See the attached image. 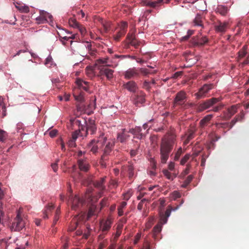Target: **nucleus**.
<instances>
[{"label": "nucleus", "instance_id": "a878e982", "mask_svg": "<svg viewBox=\"0 0 249 249\" xmlns=\"http://www.w3.org/2000/svg\"><path fill=\"white\" fill-rule=\"evenodd\" d=\"M83 137L84 136V134L83 131H80V127L78 130H76L74 132L72 133L71 136V139L76 141L78 136Z\"/></svg>", "mask_w": 249, "mask_h": 249}, {"label": "nucleus", "instance_id": "473e14b6", "mask_svg": "<svg viewBox=\"0 0 249 249\" xmlns=\"http://www.w3.org/2000/svg\"><path fill=\"white\" fill-rule=\"evenodd\" d=\"M69 24L72 27L74 28H79V24L76 21L75 18H71L69 20Z\"/></svg>", "mask_w": 249, "mask_h": 249}, {"label": "nucleus", "instance_id": "ddd939ff", "mask_svg": "<svg viewBox=\"0 0 249 249\" xmlns=\"http://www.w3.org/2000/svg\"><path fill=\"white\" fill-rule=\"evenodd\" d=\"M77 165L79 170L83 172H87L89 168V163L86 159H78Z\"/></svg>", "mask_w": 249, "mask_h": 249}, {"label": "nucleus", "instance_id": "393cba45", "mask_svg": "<svg viewBox=\"0 0 249 249\" xmlns=\"http://www.w3.org/2000/svg\"><path fill=\"white\" fill-rule=\"evenodd\" d=\"M76 165H73L71 169V171L73 173L72 177L74 179L80 180L81 178L82 175L79 172H76Z\"/></svg>", "mask_w": 249, "mask_h": 249}, {"label": "nucleus", "instance_id": "4c0bfd02", "mask_svg": "<svg viewBox=\"0 0 249 249\" xmlns=\"http://www.w3.org/2000/svg\"><path fill=\"white\" fill-rule=\"evenodd\" d=\"M179 206H178L176 208L173 209L174 211L177 210L179 208ZM173 210L171 206L169 205L168 206L167 210H166L165 213L163 214V215L165 216V217L168 218L170 215L172 210Z\"/></svg>", "mask_w": 249, "mask_h": 249}, {"label": "nucleus", "instance_id": "5fc2aeb1", "mask_svg": "<svg viewBox=\"0 0 249 249\" xmlns=\"http://www.w3.org/2000/svg\"><path fill=\"white\" fill-rule=\"evenodd\" d=\"M132 195V193L131 191H128L127 192L124 194V199H125L126 200H128L130 198V197Z\"/></svg>", "mask_w": 249, "mask_h": 249}, {"label": "nucleus", "instance_id": "c9c22d12", "mask_svg": "<svg viewBox=\"0 0 249 249\" xmlns=\"http://www.w3.org/2000/svg\"><path fill=\"white\" fill-rule=\"evenodd\" d=\"M127 172L128 178L130 179H131L134 176V167L131 164L128 165Z\"/></svg>", "mask_w": 249, "mask_h": 249}, {"label": "nucleus", "instance_id": "c756f323", "mask_svg": "<svg viewBox=\"0 0 249 249\" xmlns=\"http://www.w3.org/2000/svg\"><path fill=\"white\" fill-rule=\"evenodd\" d=\"M248 47L246 45H245L243 47V48L238 52V58L241 59L245 56L247 54V50Z\"/></svg>", "mask_w": 249, "mask_h": 249}, {"label": "nucleus", "instance_id": "338daca9", "mask_svg": "<svg viewBox=\"0 0 249 249\" xmlns=\"http://www.w3.org/2000/svg\"><path fill=\"white\" fill-rule=\"evenodd\" d=\"M168 169L170 171H173L175 168V163L173 162H170L168 165Z\"/></svg>", "mask_w": 249, "mask_h": 249}, {"label": "nucleus", "instance_id": "7c9ffc66", "mask_svg": "<svg viewBox=\"0 0 249 249\" xmlns=\"http://www.w3.org/2000/svg\"><path fill=\"white\" fill-rule=\"evenodd\" d=\"M129 137V136L128 134L123 132L121 134L119 133L118 134L117 140L121 142H124Z\"/></svg>", "mask_w": 249, "mask_h": 249}, {"label": "nucleus", "instance_id": "603ef678", "mask_svg": "<svg viewBox=\"0 0 249 249\" xmlns=\"http://www.w3.org/2000/svg\"><path fill=\"white\" fill-rule=\"evenodd\" d=\"M172 197H173V199L174 200H176V199L178 198H179L180 197V193L178 192V191H174L172 194Z\"/></svg>", "mask_w": 249, "mask_h": 249}, {"label": "nucleus", "instance_id": "09e8293b", "mask_svg": "<svg viewBox=\"0 0 249 249\" xmlns=\"http://www.w3.org/2000/svg\"><path fill=\"white\" fill-rule=\"evenodd\" d=\"M190 155L189 154H186L185 155L184 157L180 161V164L181 165H184L185 163L188 161V160L190 158Z\"/></svg>", "mask_w": 249, "mask_h": 249}, {"label": "nucleus", "instance_id": "e433bc0d", "mask_svg": "<svg viewBox=\"0 0 249 249\" xmlns=\"http://www.w3.org/2000/svg\"><path fill=\"white\" fill-rule=\"evenodd\" d=\"M7 132L0 129V142H4L7 139Z\"/></svg>", "mask_w": 249, "mask_h": 249}, {"label": "nucleus", "instance_id": "dca6fc26", "mask_svg": "<svg viewBox=\"0 0 249 249\" xmlns=\"http://www.w3.org/2000/svg\"><path fill=\"white\" fill-rule=\"evenodd\" d=\"M127 27V23L126 22H122L121 23L120 31L118 32V34L114 36V39L115 40L118 41L119 38L125 34Z\"/></svg>", "mask_w": 249, "mask_h": 249}, {"label": "nucleus", "instance_id": "412c9836", "mask_svg": "<svg viewBox=\"0 0 249 249\" xmlns=\"http://www.w3.org/2000/svg\"><path fill=\"white\" fill-rule=\"evenodd\" d=\"M99 211V208L97 207L95 204H92L88 212V219H89L92 216L96 215Z\"/></svg>", "mask_w": 249, "mask_h": 249}, {"label": "nucleus", "instance_id": "6e6d98bb", "mask_svg": "<svg viewBox=\"0 0 249 249\" xmlns=\"http://www.w3.org/2000/svg\"><path fill=\"white\" fill-rule=\"evenodd\" d=\"M75 99L76 100L79 102H83L84 101V96L83 93H81L79 95H74Z\"/></svg>", "mask_w": 249, "mask_h": 249}, {"label": "nucleus", "instance_id": "69168bd1", "mask_svg": "<svg viewBox=\"0 0 249 249\" xmlns=\"http://www.w3.org/2000/svg\"><path fill=\"white\" fill-rule=\"evenodd\" d=\"M194 178V177L193 175H189L188 176L186 179L184 180L185 182H186V184H189V183L192 181V180H193Z\"/></svg>", "mask_w": 249, "mask_h": 249}, {"label": "nucleus", "instance_id": "58836bf2", "mask_svg": "<svg viewBox=\"0 0 249 249\" xmlns=\"http://www.w3.org/2000/svg\"><path fill=\"white\" fill-rule=\"evenodd\" d=\"M96 106V99L95 98L94 100L91 101L88 105V108L89 109V111L92 112L93 110L95 108Z\"/></svg>", "mask_w": 249, "mask_h": 249}, {"label": "nucleus", "instance_id": "20e7f679", "mask_svg": "<svg viewBox=\"0 0 249 249\" xmlns=\"http://www.w3.org/2000/svg\"><path fill=\"white\" fill-rule=\"evenodd\" d=\"M84 123L86 124L85 125L81 124V121L79 119H76L75 123L80 126V131H83L84 136H87L88 134L89 133L91 135H93L96 131L97 127L95 124V121L93 120L90 119L88 122H86L84 120Z\"/></svg>", "mask_w": 249, "mask_h": 249}, {"label": "nucleus", "instance_id": "13d9d810", "mask_svg": "<svg viewBox=\"0 0 249 249\" xmlns=\"http://www.w3.org/2000/svg\"><path fill=\"white\" fill-rule=\"evenodd\" d=\"M129 43L134 46L135 48H137L140 45L139 42L136 40V38H135L133 40L131 41Z\"/></svg>", "mask_w": 249, "mask_h": 249}, {"label": "nucleus", "instance_id": "f704fd0d", "mask_svg": "<svg viewBox=\"0 0 249 249\" xmlns=\"http://www.w3.org/2000/svg\"><path fill=\"white\" fill-rule=\"evenodd\" d=\"M139 72H141L143 75H147L149 74L155 73L156 72V71H151L146 68H138Z\"/></svg>", "mask_w": 249, "mask_h": 249}, {"label": "nucleus", "instance_id": "0e129e2a", "mask_svg": "<svg viewBox=\"0 0 249 249\" xmlns=\"http://www.w3.org/2000/svg\"><path fill=\"white\" fill-rule=\"evenodd\" d=\"M143 87L145 89L149 90L150 89V82L145 81L143 83Z\"/></svg>", "mask_w": 249, "mask_h": 249}, {"label": "nucleus", "instance_id": "49530a36", "mask_svg": "<svg viewBox=\"0 0 249 249\" xmlns=\"http://www.w3.org/2000/svg\"><path fill=\"white\" fill-rule=\"evenodd\" d=\"M135 38L134 33L133 32L129 33L127 35L126 39L128 40V43L133 40Z\"/></svg>", "mask_w": 249, "mask_h": 249}, {"label": "nucleus", "instance_id": "bf43d9fd", "mask_svg": "<svg viewBox=\"0 0 249 249\" xmlns=\"http://www.w3.org/2000/svg\"><path fill=\"white\" fill-rule=\"evenodd\" d=\"M57 132L56 129H53L49 132V135L51 138H53L56 136Z\"/></svg>", "mask_w": 249, "mask_h": 249}, {"label": "nucleus", "instance_id": "9d476101", "mask_svg": "<svg viewBox=\"0 0 249 249\" xmlns=\"http://www.w3.org/2000/svg\"><path fill=\"white\" fill-rule=\"evenodd\" d=\"M187 95L185 91L181 90L178 92L174 100L175 105L182 106L186 101Z\"/></svg>", "mask_w": 249, "mask_h": 249}, {"label": "nucleus", "instance_id": "39448f33", "mask_svg": "<svg viewBox=\"0 0 249 249\" xmlns=\"http://www.w3.org/2000/svg\"><path fill=\"white\" fill-rule=\"evenodd\" d=\"M107 135L105 136L104 133L101 132L98 137L97 139H93L87 144V148L93 153L97 152L99 147L98 144L101 146H103L106 143L107 144Z\"/></svg>", "mask_w": 249, "mask_h": 249}, {"label": "nucleus", "instance_id": "423d86ee", "mask_svg": "<svg viewBox=\"0 0 249 249\" xmlns=\"http://www.w3.org/2000/svg\"><path fill=\"white\" fill-rule=\"evenodd\" d=\"M220 99L217 98H212L208 99L198 105L196 109L198 112H202L219 102Z\"/></svg>", "mask_w": 249, "mask_h": 249}, {"label": "nucleus", "instance_id": "a19ab883", "mask_svg": "<svg viewBox=\"0 0 249 249\" xmlns=\"http://www.w3.org/2000/svg\"><path fill=\"white\" fill-rule=\"evenodd\" d=\"M236 110L237 108L235 106H232L231 107L228 108V112L230 114V118L236 112Z\"/></svg>", "mask_w": 249, "mask_h": 249}, {"label": "nucleus", "instance_id": "f3484780", "mask_svg": "<svg viewBox=\"0 0 249 249\" xmlns=\"http://www.w3.org/2000/svg\"><path fill=\"white\" fill-rule=\"evenodd\" d=\"M125 55H118L116 54H112L110 55V67H116L120 61V58H124L125 57Z\"/></svg>", "mask_w": 249, "mask_h": 249}, {"label": "nucleus", "instance_id": "4d7b16f0", "mask_svg": "<svg viewBox=\"0 0 249 249\" xmlns=\"http://www.w3.org/2000/svg\"><path fill=\"white\" fill-rule=\"evenodd\" d=\"M216 125L218 128L221 127L224 129L226 128L227 127H228L229 128V124L226 123L218 124H216Z\"/></svg>", "mask_w": 249, "mask_h": 249}, {"label": "nucleus", "instance_id": "6e6552de", "mask_svg": "<svg viewBox=\"0 0 249 249\" xmlns=\"http://www.w3.org/2000/svg\"><path fill=\"white\" fill-rule=\"evenodd\" d=\"M214 30L217 33H225L228 27V22H221L218 19H216L215 21H213V23Z\"/></svg>", "mask_w": 249, "mask_h": 249}, {"label": "nucleus", "instance_id": "aec40b11", "mask_svg": "<svg viewBox=\"0 0 249 249\" xmlns=\"http://www.w3.org/2000/svg\"><path fill=\"white\" fill-rule=\"evenodd\" d=\"M195 131L196 130L194 128H190L188 130L185 134L186 138L184 142L185 144H188L195 137Z\"/></svg>", "mask_w": 249, "mask_h": 249}, {"label": "nucleus", "instance_id": "2eb2a0df", "mask_svg": "<svg viewBox=\"0 0 249 249\" xmlns=\"http://www.w3.org/2000/svg\"><path fill=\"white\" fill-rule=\"evenodd\" d=\"M134 104L138 106L140 104H143L145 102V94L142 92L137 93L134 97Z\"/></svg>", "mask_w": 249, "mask_h": 249}, {"label": "nucleus", "instance_id": "a18cd8bd", "mask_svg": "<svg viewBox=\"0 0 249 249\" xmlns=\"http://www.w3.org/2000/svg\"><path fill=\"white\" fill-rule=\"evenodd\" d=\"M190 168H191V165L190 164H187L186 165V168H185V169L184 171H183V172L181 173L180 176L182 178H183L186 175L188 174L189 173V170L190 169Z\"/></svg>", "mask_w": 249, "mask_h": 249}, {"label": "nucleus", "instance_id": "f257e3e1", "mask_svg": "<svg viewBox=\"0 0 249 249\" xmlns=\"http://www.w3.org/2000/svg\"><path fill=\"white\" fill-rule=\"evenodd\" d=\"M176 142V135L173 133H166L161 139L160 145V160L165 164Z\"/></svg>", "mask_w": 249, "mask_h": 249}, {"label": "nucleus", "instance_id": "f8f14e48", "mask_svg": "<svg viewBox=\"0 0 249 249\" xmlns=\"http://www.w3.org/2000/svg\"><path fill=\"white\" fill-rule=\"evenodd\" d=\"M208 42V39L206 36H195L192 38V43L194 46H202Z\"/></svg>", "mask_w": 249, "mask_h": 249}, {"label": "nucleus", "instance_id": "cd10ccee", "mask_svg": "<svg viewBox=\"0 0 249 249\" xmlns=\"http://www.w3.org/2000/svg\"><path fill=\"white\" fill-rule=\"evenodd\" d=\"M104 180L105 178H102L100 180L95 182L94 184L95 187L99 189L100 190H103L105 188V186L104 185Z\"/></svg>", "mask_w": 249, "mask_h": 249}, {"label": "nucleus", "instance_id": "b1692460", "mask_svg": "<svg viewBox=\"0 0 249 249\" xmlns=\"http://www.w3.org/2000/svg\"><path fill=\"white\" fill-rule=\"evenodd\" d=\"M213 116L212 115H208L204 117L199 123V124L201 127H204L206 126L207 123L211 120Z\"/></svg>", "mask_w": 249, "mask_h": 249}, {"label": "nucleus", "instance_id": "79ce46f5", "mask_svg": "<svg viewBox=\"0 0 249 249\" xmlns=\"http://www.w3.org/2000/svg\"><path fill=\"white\" fill-rule=\"evenodd\" d=\"M16 7L22 12L28 13L29 12V8L27 6L24 5L18 6L16 5Z\"/></svg>", "mask_w": 249, "mask_h": 249}, {"label": "nucleus", "instance_id": "de8ad7c7", "mask_svg": "<svg viewBox=\"0 0 249 249\" xmlns=\"http://www.w3.org/2000/svg\"><path fill=\"white\" fill-rule=\"evenodd\" d=\"M182 153V148L181 147H180L178 150V151H177V152L175 154V157H174V160H178L180 155H181Z\"/></svg>", "mask_w": 249, "mask_h": 249}, {"label": "nucleus", "instance_id": "864d4df0", "mask_svg": "<svg viewBox=\"0 0 249 249\" xmlns=\"http://www.w3.org/2000/svg\"><path fill=\"white\" fill-rule=\"evenodd\" d=\"M59 160V159H57L56 160V162L55 163H52L51 164V167H52L53 171L54 172H56L57 170V169H58L57 164H58Z\"/></svg>", "mask_w": 249, "mask_h": 249}, {"label": "nucleus", "instance_id": "c85d7f7f", "mask_svg": "<svg viewBox=\"0 0 249 249\" xmlns=\"http://www.w3.org/2000/svg\"><path fill=\"white\" fill-rule=\"evenodd\" d=\"M202 17L200 15L197 14L194 20V23L195 25L202 26Z\"/></svg>", "mask_w": 249, "mask_h": 249}, {"label": "nucleus", "instance_id": "72a5a7b5", "mask_svg": "<svg viewBox=\"0 0 249 249\" xmlns=\"http://www.w3.org/2000/svg\"><path fill=\"white\" fill-rule=\"evenodd\" d=\"M243 117L244 114H242V115H241L240 116H238L236 118L232 120L230 123V124H229V129H231L237 122L243 119Z\"/></svg>", "mask_w": 249, "mask_h": 249}, {"label": "nucleus", "instance_id": "4468645a", "mask_svg": "<svg viewBox=\"0 0 249 249\" xmlns=\"http://www.w3.org/2000/svg\"><path fill=\"white\" fill-rule=\"evenodd\" d=\"M108 153H109V142L106 144V147L104 150V153L101 157V166L105 168L106 167V161L108 159Z\"/></svg>", "mask_w": 249, "mask_h": 249}, {"label": "nucleus", "instance_id": "3c124183", "mask_svg": "<svg viewBox=\"0 0 249 249\" xmlns=\"http://www.w3.org/2000/svg\"><path fill=\"white\" fill-rule=\"evenodd\" d=\"M36 19L39 24L44 23L46 22L45 19H44V18H42V16L40 15L39 16L37 17Z\"/></svg>", "mask_w": 249, "mask_h": 249}, {"label": "nucleus", "instance_id": "a211bd4d", "mask_svg": "<svg viewBox=\"0 0 249 249\" xmlns=\"http://www.w3.org/2000/svg\"><path fill=\"white\" fill-rule=\"evenodd\" d=\"M124 88L128 91L135 92L138 89V86L134 81H130L124 85Z\"/></svg>", "mask_w": 249, "mask_h": 249}, {"label": "nucleus", "instance_id": "0eeeda50", "mask_svg": "<svg viewBox=\"0 0 249 249\" xmlns=\"http://www.w3.org/2000/svg\"><path fill=\"white\" fill-rule=\"evenodd\" d=\"M214 86V85L212 83L204 84L195 95L197 99L203 98L206 97L207 94L211 89H213Z\"/></svg>", "mask_w": 249, "mask_h": 249}, {"label": "nucleus", "instance_id": "4be33fe9", "mask_svg": "<svg viewBox=\"0 0 249 249\" xmlns=\"http://www.w3.org/2000/svg\"><path fill=\"white\" fill-rule=\"evenodd\" d=\"M228 8L226 6L219 5H218L215 9V12L219 13L221 16H225L228 13Z\"/></svg>", "mask_w": 249, "mask_h": 249}, {"label": "nucleus", "instance_id": "bb28decb", "mask_svg": "<svg viewBox=\"0 0 249 249\" xmlns=\"http://www.w3.org/2000/svg\"><path fill=\"white\" fill-rule=\"evenodd\" d=\"M162 228V225L161 224L158 223L157 225H156L154 228H153V237L154 238H156L157 235L161 231Z\"/></svg>", "mask_w": 249, "mask_h": 249}, {"label": "nucleus", "instance_id": "c03bdc74", "mask_svg": "<svg viewBox=\"0 0 249 249\" xmlns=\"http://www.w3.org/2000/svg\"><path fill=\"white\" fill-rule=\"evenodd\" d=\"M53 64V58L51 55H49L45 60L44 64L47 66L50 67Z\"/></svg>", "mask_w": 249, "mask_h": 249}, {"label": "nucleus", "instance_id": "7ed1b4c3", "mask_svg": "<svg viewBox=\"0 0 249 249\" xmlns=\"http://www.w3.org/2000/svg\"><path fill=\"white\" fill-rule=\"evenodd\" d=\"M93 194L91 191L89 189L86 193L85 199H81L78 196L75 195L74 196H70L69 198L68 201L71 204V209L74 210L78 209L85 202L86 199L87 201H92V196Z\"/></svg>", "mask_w": 249, "mask_h": 249}, {"label": "nucleus", "instance_id": "680f3d73", "mask_svg": "<svg viewBox=\"0 0 249 249\" xmlns=\"http://www.w3.org/2000/svg\"><path fill=\"white\" fill-rule=\"evenodd\" d=\"M121 232H122L121 229H118L115 233V234L114 235V240H116L120 236V235L121 234Z\"/></svg>", "mask_w": 249, "mask_h": 249}, {"label": "nucleus", "instance_id": "f03ea898", "mask_svg": "<svg viewBox=\"0 0 249 249\" xmlns=\"http://www.w3.org/2000/svg\"><path fill=\"white\" fill-rule=\"evenodd\" d=\"M93 71H98L99 75L109 79V60L107 57L101 58L95 61Z\"/></svg>", "mask_w": 249, "mask_h": 249}, {"label": "nucleus", "instance_id": "2f4dec72", "mask_svg": "<svg viewBox=\"0 0 249 249\" xmlns=\"http://www.w3.org/2000/svg\"><path fill=\"white\" fill-rule=\"evenodd\" d=\"M54 207L53 205H49L46 207L43 212V217L44 218H47L48 217V214L50 212H51L53 209Z\"/></svg>", "mask_w": 249, "mask_h": 249}, {"label": "nucleus", "instance_id": "8fccbe9b", "mask_svg": "<svg viewBox=\"0 0 249 249\" xmlns=\"http://www.w3.org/2000/svg\"><path fill=\"white\" fill-rule=\"evenodd\" d=\"M168 220V218L165 217V216L163 215V214L160 215V224L163 225L166 223Z\"/></svg>", "mask_w": 249, "mask_h": 249}, {"label": "nucleus", "instance_id": "e2e57ef3", "mask_svg": "<svg viewBox=\"0 0 249 249\" xmlns=\"http://www.w3.org/2000/svg\"><path fill=\"white\" fill-rule=\"evenodd\" d=\"M110 185H112L113 188H116L118 186V182L116 180H110Z\"/></svg>", "mask_w": 249, "mask_h": 249}, {"label": "nucleus", "instance_id": "6ab92c4d", "mask_svg": "<svg viewBox=\"0 0 249 249\" xmlns=\"http://www.w3.org/2000/svg\"><path fill=\"white\" fill-rule=\"evenodd\" d=\"M39 13L40 15L42 16V18H44V19H45L46 22H49V24L51 26H53V16L51 14L44 10H40Z\"/></svg>", "mask_w": 249, "mask_h": 249}, {"label": "nucleus", "instance_id": "1a4fd4ad", "mask_svg": "<svg viewBox=\"0 0 249 249\" xmlns=\"http://www.w3.org/2000/svg\"><path fill=\"white\" fill-rule=\"evenodd\" d=\"M24 227V222L21 218L19 213H18L15 218V221L12 223L11 229L14 231H20Z\"/></svg>", "mask_w": 249, "mask_h": 249}, {"label": "nucleus", "instance_id": "774afa93", "mask_svg": "<svg viewBox=\"0 0 249 249\" xmlns=\"http://www.w3.org/2000/svg\"><path fill=\"white\" fill-rule=\"evenodd\" d=\"M110 249H123V247L121 245H110Z\"/></svg>", "mask_w": 249, "mask_h": 249}, {"label": "nucleus", "instance_id": "ea45409f", "mask_svg": "<svg viewBox=\"0 0 249 249\" xmlns=\"http://www.w3.org/2000/svg\"><path fill=\"white\" fill-rule=\"evenodd\" d=\"M162 173L164 176L169 180H173V178L172 177V174L167 170L163 169Z\"/></svg>", "mask_w": 249, "mask_h": 249}, {"label": "nucleus", "instance_id": "37998d69", "mask_svg": "<svg viewBox=\"0 0 249 249\" xmlns=\"http://www.w3.org/2000/svg\"><path fill=\"white\" fill-rule=\"evenodd\" d=\"M162 1L163 0H158L157 1H149L147 3V5L150 7L155 8L157 6L158 4L162 2Z\"/></svg>", "mask_w": 249, "mask_h": 249}, {"label": "nucleus", "instance_id": "5701e85b", "mask_svg": "<svg viewBox=\"0 0 249 249\" xmlns=\"http://www.w3.org/2000/svg\"><path fill=\"white\" fill-rule=\"evenodd\" d=\"M76 83L80 89H82L85 91H88L87 82L83 81L81 79H77L76 81Z\"/></svg>", "mask_w": 249, "mask_h": 249}, {"label": "nucleus", "instance_id": "052dcab7", "mask_svg": "<svg viewBox=\"0 0 249 249\" xmlns=\"http://www.w3.org/2000/svg\"><path fill=\"white\" fill-rule=\"evenodd\" d=\"M68 145L70 147H75L76 145L75 141L72 139H71L68 141Z\"/></svg>", "mask_w": 249, "mask_h": 249}, {"label": "nucleus", "instance_id": "9b49d317", "mask_svg": "<svg viewBox=\"0 0 249 249\" xmlns=\"http://www.w3.org/2000/svg\"><path fill=\"white\" fill-rule=\"evenodd\" d=\"M124 76L125 79H130L139 76V70L138 68L133 67L128 69L124 72Z\"/></svg>", "mask_w": 249, "mask_h": 249}]
</instances>
